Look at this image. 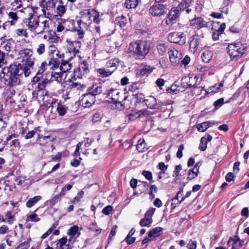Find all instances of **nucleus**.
Segmentation results:
<instances>
[{"label": "nucleus", "instance_id": "nucleus-1", "mask_svg": "<svg viewBox=\"0 0 249 249\" xmlns=\"http://www.w3.org/2000/svg\"><path fill=\"white\" fill-rule=\"evenodd\" d=\"M37 7H27L24 8V12L28 13L27 18H25L23 22L30 31L36 34H42L49 30L50 20H45L39 22V17L35 16V10Z\"/></svg>", "mask_w": 249, "mask_h": 249}, {"label": "nucleus", "instance_id": "nucleus-2", "mask_svg": "<svg viewBox=\"0 0 249 249\" xmlns=\"http://www.w3.org/2000/svg\"><path fill=\"white\" fill-rule=\"evenodd\" d=\"M21 63L17 65L19 69L25 72V77H28L31 74L34 65L35 58L33 56V51L30 49L21 50L19 52Z\"/></svg>", "mask_w": 249, "mask_h": 249}, {"label": "nucleus", "instance_id": "nucleus-3", "mask_svg": "<svg viewBox=\"0 0 249 249\" xmlns=\"http://www.w3.org/2000/svg\"><path fill=\"white\" fill-rule=\"evenodd\" d=\"M5 81L6 86L9 87H16L20 84V78L25 72L19 69L16 64H11L9 67L5 68Z\"/></svg>", "mask_w": 249, "mask_h": 249}, {"label": "nucleus", "instance_id": "nucleus-4", "mask_svg": "<svg viewBox=\"0 0 249 249\" xmlns=\"http://www.w3.org/2000/svg\"><path fill=\"white\" fill-rule=\"evenodd\" d=\"M150 49L148 41L139 40L131 43L128 47L130 52H133L138 56L143 58L148 53Z\"/></svg>", "mask_w": 249, "mask_h": 249}, {"label": "nucleus", "instance_id": "nucleus-5", "mask_svg": "<svg viewBox=\"0 0 249 249\" xmlns=\"http://www.w3.org/2000/svg\"><path fill=\"white\" fill-rule=\"evenodd\" d=\"M106 97L112 100V102L115 104L120 105L121 107L123 106L122 102L125 100L127 97L125 93L123 91H120L118 89L107 88V91L105 92Z\"/></svg>", "mask_w": 249, "mask_h": 249}, {"label": "nucleus", "instance_id": "nucleus-6", "mask_svg": "<svg viewBox=\"0 0 249 249\" xmlns=\"http://www.w3.org/2000/svg\"><path fill=\"white\" fill-rule=\"evenodd\" d=\"M57 2V0H41L39 1V5L42 8V11L45 17H49L51 14L47 11L54 9Z\"/></svg>", "mask_w": 249, "mask_h": 249}, {"label": "nucleus", "instance_id": "nucleus-7", "mask_svg": "<svg viewBox=\"0 0 249 249\" xmlns=\"http://www.w3.org/2000/svg\"><path fill=\"white\" fill-rule=\"evenodd\" d=\"M107 88V85L105 82L100 84H95L89 87L88 91L95 97L102 93L105 95Z\"/></svg>", "mask_w": 249, "mask_h": 249}, {"label": "nucleus", "instance_id": "nucleus-8", "mask_svg": "<svg viewBox=\"0 0 249 249\" xmlns=\"http://www.w3.org/2000/svg\"><path fill=\"white\" fill-rule=\"evenodd\" d=\"M168 40L171 42L182 45L185 43L186 37L183 33L174 32L169 34Z\"/></svg>", "mask_w": 249, "mask_h": 249}, {"label": "nucleus", "instance_id": "nucleus-9", "mask_svg": "<svg viewBox=\"0 0 249 249\" xmlns=\"http://www.w3.org/2000/svg\"><path fill=\"white\" fill-rule=\"evenodd\" d=\"M89 66L88 62L84 61L81 63L78 67L74 70L75 76H76L79 78H82L83 77L86 76L89 72Z\"/></svg>", "mask_w": 249, "mask_h": 249}, {"label": "nucleus", "instance_id": "nucleus-10", "mask_svg": "<svg viewBox=\"0 0 249 249\" xmlns=\"http://www.w3.org/2000/svg\"><path fill=\"white\" fill-rule=\"evenodd\" d=\"M143 101L148 108L152 109H160L162 106L165 105L160 102H157L156 99L152 96L147 97Z\"/></svg>", "mask_w": 249, "mask_h": 249}, {"label": "nucleus", "instance_id": "nucleus-11", "mask_svg": "<svg viewBox=\"0 0 249 249\" xmlns=\"http://www.w3.org/2000/svg\"><path fill=\"white\" fill-rule=\"evenodd\" d=\"M170 60L172 64L177 66L179 64L182 58L181 53L177 50L173 48L168 51Z\"/></svg>", "mask_w": 249, "mask_h": 249}, {"label": "nucleus", "instance_id": "nucleus-12", "mask_svg": "<svg viewBox=\"0 0 249 249\" xmlns=\"http://www.w3.org/2000/svg\"><path fill=\"white\" fill-rule=\"evenodd\" d=\"M201 37L198 35H194L190 38L189 50L190 52L195 53L199 48L202 47Z\"/></svg>", "mask_w": 249, "mask_h": 249}, {"label": "nucleus", "instance_id": "nucleus-13", "mask_svg": "<svg viewBox=\"0 0 249 249\" xmlns=\"http://www.w3.org/2000/svg\"><path fill=\"white\" fill-rule=\"evenodd\" d=\"M179 17L178 9L173 8H172L165 18V23L168 26H171L176 23L177 18Z\"/></svg>", "mask_w": 249, "mask_h": 249}, {"label": "nucleus", "instance_id": "nucleus-14", "mask_svg": "<svg viewBox=\"0 0 249 249\" xmlns=\"http://www.w3.org/2000/svg\"><path fill=\"white\" fill-rule=\"evenodd\" d=\"M149 11L152 16L157 17H160L166 12L165 7L160 4L153 5L150 8Z\"/></svg>", "mask_w": 249, "mask_h": 249}, {"label": "nucleus", "instance_id": "nucleus-15", "mask_svg": "<svg viewBox=\"0 0 249 249\" xmlns=\"http://www.w3.org/2000/svg\"><path fill=\"white\" fill-rule=\"evenodd\" d=\"M96 101V98L89 91L83 95L81 99L82 105L85 107H89Z\"/></svg>", "mask_w": 249, "mask_h": 249}, {"label": "nucleus", "instance_id": "nucleus-16", "mask_svg": "<svg viewBox=\"0 0 249 249\" xmlns=\"http://www.w3.org/2000/svg\"><path fill=\"white\" fill-rule=\"evenodd\" d=\"M247 49V46L240 42H234L228 44L227 48L228 53H231L232 51H245Z\"/></svg>", "mask_w": 249, "mask_h": 249}, {"label": "nucleus", "instance_id": "nucleus-17", "mask_svg": "<svg viewBox=\"0 0 249 249\" xmlns=\"http://www.w3.org/2000/svg\"><path fill=\"white\" fill-rule=\"evenodd\" d=\"M207 22L202 18H197L191 20V25L195 28L200 29L207 26Z\"/></svg>", "mask_w": 249, "mask_h": 249}, {"label": "nucleus", "instance_id": "nucleus-18", "mask_svg": "<svg viewBox=\"0 0 249 249\" xmlns=\"http://www.w3.org/2000/svg\"><path fill=\"white\" fill-rule=\"evenodd\" d=\"M81 43L79 41L71 42L69 44L68 50L70 53H72L74 56L80 53Z\"/></svg>", "mask_w": 249, "mask_h": 249}, {"label": "nucleus", "instance_id": "nucleus-19", "mask_svg": "<svg viewBox=\"0 0 249 249\" xmlns=\"http://www.w3.org/2000/svg\"><path fill=\"white\" fill-rule=\"evenodd\" d=\"M231 241H233V245L231 249H240L244 243V242L240 240L237 236H235L234 238L230 237L227 244L229 245Z\"/></svg>", "mask_w": 249, "mask_h": 249}, {"label": "nucleus", "instance_id": "nucleus-20", "mask_svg": "<svg viewBox=\"0 0 249 249\" xmlns=\"http://www.w3.org/2000/svg\"><path fill=\"white\" fill-rule=\"evenodd\" d=\"M179 195H183V189L179 191L176 196L172 199L171 208L172 209H174L178 204L180 203L185 199V197H182L181 199L179 200Z\"/></svg>", "mask_w": 249, "mask_h": 249}, {"label": "nucleus", "instance_id": "nucleus-21", "mask_svg": "<svg viewBox=\"0 0 249 249\" xmlns=\"http://www.w3.org/2000/svg\"><path fill=\"white\" fill-rule=\"evenodd\" d=\"M162 230V228L160 227H156L148 232V238H150V240H154L155 238L158 237L160 235V232Z\"/></svg>", "mask_w": 249, "mask_h": 249}, {"label": "nucleus", "instance_id": "nucleus-22", "mask_svg": "<svg viewBox=\"0 0 249 249\" xmlns=\"http://www.w3.org/2000/svg\"><path fill=\"white\" fill-rule=\"evenodd\" d=\"M119 63V60L118 58H113L107 61L106 66L110 70H111V71H113V72L117 69Z\"/></svg>", "mask_w": 249, "mask_h": 249}, {"label": "nucleus", "instance_id": "nucleus-23", "mask_svg": "<svg viewBox=\"0 0 249 249\" xmlns=\"http://www.w3.org/2000/svg\"><path fill=\"white\" fill-rule=\"evenodd\" d=\"M97 72L99 76L104 78L111 75L113 73V71L107 67L98 69Z\"/></svg>", "mask_w": 249, "mask_h": 249}, {"label": "nucleus", "instance_id": "nucleus-24", "mask_svg": "<svg viewBox=\"0 0 249 249\" xmlns=\"http://www.w3.org/2000/svg\"><path fill=\"white\" fill-rule=\"evenodd\" d=\"M230 56L231 60H238L242 57V55L245 53V51H232L228 53Z\"/></svg>", "mask_w": 249, "mask_h": 249}, {"label": "nucleus", "instance_id": "nucleus-25", "mask_svg": "<svg viewBox=\"0 0 249 249\" xmlns=\"http://www.w3.org/2000/svg\"><path fill=\"white\" fill-rule=\"evenodd\" d=\"M213 53L210 50L205 51L202 54V61L205 63H209L212 58Z\"/></svg>", "mask_w": 249, "mask_h": 249}, {"label": "nucleus", "instance_id": "nucleus-26", "mask_svg": "<svg viewBox=\"0 0 249 249\" xmlns=\"http://www.w3.org/2000/svg\"><path fill=\"white\" fill-rule=\"evenodd\" d=\"M93 12H94V9H84L80 13L81 18L87 21L89 20Z\"/></svg>", "mask_w": 249, "mask_h": 249}, {"label": "nucleus", "instance_id": "nucleus-27", "mask_svg": "<svg viewBox=\"0 0 249 249\" xmlns=\"http://www.w3.org/2000/svg\"><path fill=\"white\" fill-rule=\"evenodd\" d=\"M153 68L150 66H144L139 71L141 76H147L153 71Z\"/></svg>", "mask_w": 249, "mask_h": 249}, {"label": "nucleus", "instance_id": "nucleus-28", "mask_svg": "<svg viewBox=\"0 0 249 249\" xmlns=\"http://www.w3.org/2000/svg\"><path fill=\"white\" fill-rule=\"evenodd\" d=\"M41 198V196H36L31 198L27 201L26 205L28 208H31L40 200Z\"/></svg>", "mask_w": 249, "mask_h": 249}, {"label": "nucleus", "instance_id": "nucleus-29", "mask_svg": "<svg viewBox=\"0 0 249 249\" xmlns=\"http://www.w3.org/2000/svg\"><path fill=\"white\" fill-rule=\"evenodd\" d=\"M139 0H125L124 5L126 8H135L139 3Z\"/></svg>", "mask_w": 249, "mask_h": 249}, {"label": "nucleus", "instance_id": "nucleus-30", "mask_svg": "<svg viewBox=\"0 0 249 249\" xmlns=\"http://www.w3.org/2000/svg\"><path fill=\"white\" fill-rule=\"evenodd\" d=\"M212 124V123L210 122H203L200 124H199L197 125V129L200 132H205L208 128L210 126V124Z\"/></svg>", "mask_w": 249, "mask_h": 249}, {"label": "nucleus", "instance_id": "nucleus-31", "mask_svg": "<svg viewBox=\"0 0 249 249\" xmlns=\"http://www.w3.org/2000/svg\"><path fill=\"white\" fill-rule=\"evenodd\" d=\"M8 17L12 20L11 21H9L8 22L10 23L11 25H14L15 24L16 21L18 20V17L17 15V12H10L8 14Z\"/></svg>", "mask_w": 249, "mask_h": 249}, {"label": "nucleus", "instance_id": "nucleus-32", "mask_svg": "<svg viewBox=\"0 0 249 249\" xmlns=\"http://www.w3.org/2000/svg\"><path fill=\"white\" fill-rule=\"evenodd\" d=\"M49 82V80L47 78H43L40 82L37 84V86L36 88L37 91H41L44 89L47 84Z\"/></svg>", "mask_w": 249, "mask_h": 249}, {"label": "nucleus", "instance_id": "nucleus-33", "mask_svg": "<svg viewBox=\"0 0 249 249\" xmlns=\"http://www.w3.org/2000/svg\"><path fill=\"white\" fill-rule=\"evenodd\" d=\"M191 3V0H183L178 5V9L180 11L188 8Z\"/></svg>", "mask_w": 249, "mask_h": 249}, {"label": "nucleus", "instance_id": "nucleus-34", "mask_svg": "<svg viewBox=\"0 0 249 249\" xmlns=\"http://www.w3.org/2000/svg\"><path fill=\"white\" fill-rule=\"evenodd\" d=\"M67 109L68 107L59 104L57 105L56 111L58 112L59 115L63 116L66 113Z\"/></svg>", "mask_w": 249, "mask_h": 249}, {"label": "nucleus", "instance_id": "nucleus-35", "mask_svg": "<svg viewBox=\"0 0 249 249\" xmlns=\"http://www.w3.org/2000/svg\"><path fill=\"white\" fill-rule=\"evenodd\" d=\"M153 222L152 219L146 218L145 216L140 220V225L141 227H148L151 226Z\"/></svg>", "mask_w": 249, "mask_h": 249}, {"label": "nucleus", "instance_id": "nucleus-36", "mask_svg": "<svg viewBox=\"0 0 249 249\" xmlns=\"http://www.w3.org/2000/svg\"><path fill=\"white\" fill-rule=\"evenodd\" d=\"M116 21L121 28H123L125 26L127 23V19L124 16H122L117 18Z\"/></svg>", "mask_w": 249, "mask_h": 249}, {"label": "nucleus", "instance_id": "nucleus-37", "mask_svg": "<svg viewBox=\"0 0 249 249\" xmlns=\"http://www.w3.org/2000/svg\"><path fill=\"white\" fill-rule=\"evenodd\" d=\"M60 69L62 72H65L71 69V65L67 61L63 60L60 66Z\"/></svg>", "mask_w": 249, "mask_h": 249}, {"label": "nucleus", "instance_id": "nucleus-38", "mask_svg": "<svg viewBox=\"0 0 249 249\" xmlns=\"http://www.w3.org/2000/svg\"><path fill=\"white\" fill-rule=\"evenodd\" d=\"M62 72H52L51 73L52 80H55L58 83L61 82L62 80Z\"/></svg>", "mask_w": 249, "mask_h": 249}, {"label": "nucleus", "instance_id": "nucleus-39", "mask_svg": "<svg viewBox=\"0 0 249 249\" xmlns=\"http://www.w3.org/2000/svg\"><path fill=\"white\" fill-rule=\"evenodd\" d=\"M137 149L141 152H142L144 150V148H145V141L143 139H140L138 143L136 145Z\"/></svg>", "mask_w": 249, "mask_h": 249}, {"label": "nucleus", "instance_id": "nucleus-40", "mask_svg": "<svg viewBox=\"0 0 249 249\" xmlns=\"http://www.w3.org/2000/svg\"><path fill=\"white\" fill-rule=\"evenodd\" d=\"M66 11V6L62 5H58L56 9L57 15L60 17L62 16L65 13Z\"/></svg>", "mask_w": 249, "mask_h": 249}, {"label": "nucleus", "instance_id": "nucleus-41", "mask_svg": "<svg viewBox=\"0 0 249 249\" xmlns=\"http://www.w3.org/2000/svg\"><path fill=\"white\" fill-rule=\"evenodd\" d=\"M207 140L205 137H203L201 138L199 149L201 151H204L207 148Z\"/></svg>", "mask_w": 249, "mask_h": 249}, {"label": "nucleus", "instance_id": "nucleus-42", "mask_svg": "<svg viewBox=\"0 0 249 249\" xmlns=\"http://www.w3.org/2000/svg\"><path fill=\"white\" fill-rule=\"evenodd\" d=\"M157 49L159 53L163 54L167 50V46L164 43H160L158 45Z\"/></svg>", "mask_w": 249, "mask_h": 249}, {"label": "nucleus", "instance_id": "nucleus-43", "mask_svg": "<svg viewBox=\"0 0 249 249\" xmlns=\"http://www.w3.org/2000/svg\"><path fill=\"white\" fill-rule=\"evenodd\" d=\"M47 66V63L46 62H42L40 65V66L38 68L37 72L36 74L41 76L42 77H43V73L46 70V66Z\"/></svg>", "mask_w": 249, "mask_h": 249}, {"label": "nucleus", "instance_id": "nucleus-44", "mask_svg": "<svg viewBox=\"0 0 249 249\" xmlns=\"http://www.w3.org/2000/svg\"><path fill=\"white\" fill-rule=\"evenodd\" d=\"M45 52V45L44 43L39 44L36 48V52L38 55L43 54Z\"/></svg>", "mask_w": 249, "mask_h": 249}, {"label": "nucleus", "instance_id": "nucleus-45", "mask_svg": "<svg viewBox=\"0 0 249 249\" xmlns=\"http://www.w3.org/2000/svg\"><path fill=\"white\" fill-rule=\"evenodd\" d=\"M184 80L186 81H188V80H189V81L186 82V88L192 87L194 86L196 83V77L189 78L185 77L184 78Z\"/></svg>", "mask_w": 249, "mask_h": 249}, {"label": "nucleus", "instance_id": "nucleus-46", "mask_svg": "<svg viewBox=\"0 0 249 249\" xmlns=\"http://www.w3.org/2000/svg\"><path fill=\"white\" fill-rule=\"evenodd\" d=\"M78 231L79 227L77 225H74L72 227H71L68 230V234L69 235L74 236L78 233Z\"/></svg>", "mask_w": 249, "mask_h": 249}, {"label": "nucleus", "instance_id": "nucleus-47", "mask_svg": "<svg viewBox=\"0 0 249 249\" xmlns=\"http://www.w3.org/2000/svg\"><path fill=\"white\" fill-rule=\"evenodd\" d=\"M67 241L66 237H62L58 240L57 244V246H59L62 249H70L69 246H67L66 248L63 247L65 245Z\"/></svg>", "mask_w": 249, "mask_h": 249}, {"label": "nucleus", "instance_id": "nucleus-48", "mask_svg": "<svg viewBox=\"0 0 249 249\" xmlns=\"http://www.w3.org/2000/svg\"><path fill=\"white\" fill-rule=\"evenodd\" d=\"M223 86V84L221 82L218 85H217L216 84L214 86H213L212 87H210L209 89H208L207 92H213V93H216L218 92V89L222 87Z\"/></svg>", "mask_w": 249, "mask_h": 249}, {"label": "nucleus", "instance_id": "nucleus-49", "mask_svg": "<svg viewBox=\"0 0 249 249\" xmlns=\"http://www.w3.org/2000/svg\"><path fill=\"white\" fill-rule=\"evenodd\" d=\"M5 71L3 69L1 73H0V87L6 86V81H5Z\"/></svg>", "mask_w": 249, "mask_h": 249}, {"label": "nucleus", "instance_id": "nucleus-50", "mask_svg": "<svg viewBox=\"0 0 249 249\" xmlns=\"http://www.w3.org/2000/svg\"><path fill=\"white\" fill-rule=\"evenodd\" d=\"M142 175L148 180L150 181V182L153 183L154 180L152 179L153 176L152 174L150 171H148L146 170H144L142 172Z\"/></svg>", "mask_w": 249, "mask_h": 249}, {"label": "nucleus", "instance_id": "nucleus-51", "mask_svg": "<svg viewBox=\"0 0 249 249\" xmlns=\"http://www.w3.org/2000/svg\"><path fill=\"white\" fill-rule=\"evenodd\" d=\"M60 62L59 60L57 58H55L53 57L50 58L49 61V65L52 66V67H58Z\"/></svg>", "mask_w": 249, "mask_h": 249}, {"label": "nucleus", "instance_id": "nucleus-52", "mask_svg": "<svg viewBox=\"0 0 249 249\" xmlns=\"http://www.w3.org/2000/svg\"><path fill=\"white\" fill-rule=\"evenodd\" d=\"M77 24L78 25L77 28L79 29L85 31L88 29V25L87 23L82 21L81 20H79L77 21Z\"/></svg>", "mask_w": 249, "mask_h": 249}, {"label": "nucleus", "instance_id": "nucleus-53", "mask_svg": "<svg viewBox=\"0 0 249 249\" xmlns=\"http://www.w3.org/2000/svg\"><path fill=\"white\" fill-rule=\"evenodd\" d=\"M60 39L58 36L56 35L50 36H49L47 41L50 43H56L59 42Z\"/></svg>", "mask_w": 249, "mask_h": 249}, {"label": "nucleus", "instance_id": "nucleus-54", "mask_svg": "<svg viewBox=\"0 0 249 249\" xmlns=\"http://www.w3.org/2000/svg\"><path fill=\"white\" fill-rule=\"evenodd\" d=\"M9 89L6 91V94L7 96L11 98L13 96L15 95L16 93V90L15 89V87H9Z\"/></svg>", "mask_w": 249, "mask_h": 249}, {"label": "nucleus", "instance_id": "nucleus-55", "mask_svg": "<svg viewBox=\"0 0 249 249\" xmlns=\"http://www.w3.org/2000/svg\"><path fill=\"white\" fill-rule=\"evenodd\" d=\"M156 209L154 208H152L148 210L146 213H145L144 216L146 218H149L150 219H152V217L154 214L155 212Z\"/></svg>", "mask_w": 249, "mask_h": 249}, {"label": "nucleus", "instance_id": "nucleus-56", "mask_svg": "<svg viewBox=\"0 0 249 249\" xmlns=\"http://www.w3.org/2000/svg\"><path fill=\"white\" fill-rule=\"evenodd\" d=\"M60 200L59 196L56 195L53 198H52L50 200L49 203L50 205L52 207H53V205H54L56 203H58Z\"/></svg>", "mask_w": 249, "mask_h": 249}, {"label": "nucleus", "instance_id": "nucleus-57", "mask_svg": "<svg viewBox=\"0 0 249 249\" xmlns=\"http://www.w3.org/2000/svg\"><path fill=\"white\" fill-rule=\"evenodd\" d=\"M28 219L33 221V222H38L40 220V218L37 216V215L34 213L28 216Z\"/></svg>", "mask_w": 249, "mask_h": 249}, {"label": "nucleus", "instance_id": "nucleus-58", "mask_svg": "<svg viewBox=\"0 0 249 249\" xmlns=\"http://www.w3.org/2000/svg\"><path fill=\"white\" fill-rule=\"evenodd\" d=\"M187 248L188 249H196V242L192 240H190L188 244Z\"/></svg>", "mask_w": 249, "mask_h": 249}, {"label": "nucleus", "instance_id": "nucleus-59", "mask_svg": "<svg viewBox=\"0 0 249 249\" xmlns=\"http://www.w3.org/2000/svg\"><path fill=\"white\" fill-rule=\"evenodd\" d=\"M113 210V208L111 205H108L105 207L102 210V213L106 214L108 215Z\"/></svg>", "mask_w": 249, "mask_h": 249}, {"label": "nucleus", "instance_id": "nucleus-60", "mask_svg": "<svg viewBox=\"0 0 249 249\" xmlns=\"http://www.w3.org/2000/svg\"><path fill=\"white\" fill-rule=\"evenodd\" d=\"M5 62V53L0 51V68L2 67Z\"/></svg>", "mask_w": 249, "mask_h": 249}, {"label": "nucleus", "instance_id": "nucleus-61", "mask_svg": "<svg viewBox=\"0 0 249 249\" xmlns=\"http://www.w3.org/2000/svg\"><path fill=\"white\" fill-rule=\"evenodd\" d=\"M223 103L224 99L221 98L215 101L213 103V106L215 108H218L223 104Z\"/></svg>", "mask_w": 249, "mask_h": 249}, {"label": "nucleus", "instance_id": "nucleus-62", "mask_svg": "<svg viewBox=\"0 0 249 249\" xmlns=\"http://www.w3.org/2000/svg\"><path fill=\"white\" fill-rule=\"evenodd\" d=\"M29 247V242L25 241L20 244L16 249H27Z\"/></svg>", "mask_w": 249, "mask_h": 249}, {"label": "nucleus", "instance_id": "nucleus-63", "mask_svg": "<svg viewBox=\"0 0 249 249\" xmlns=\"http://www.w3.org/2000/svg\"><path fill=\"white\" fill-rule=\"evenodd\" d=\"M16 33L18 36H22L27 37V34L26 32V30L23 29H18L16 30Z\"/></svg>", "mask_w": 249, "mask_h": 249}, {"label": "nucleus", "instance_id": "nucleus-64", "mask_svg": "<svg viewBox=\"0 0 249 249\" xmlns=\"http://www.w3.org/2000/svg\"><path fill=\"white\" fill-rule=\"evenodd\" d=\"M101 116L99 113H96L94 114L92 116V121L93 123H96L100 121L101 119Z\"/></svg>", "mask_w": 249, "mask_h": 249}]
</instances>
